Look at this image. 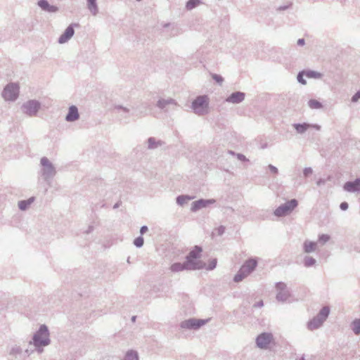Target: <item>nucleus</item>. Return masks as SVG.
<instances>
[{
  "label": "nucleus",
  "instance_id": "obj_23",
  "mask_svg": "<svg viewBox=\"0 0 360 360\" xmlns=\"http://www.w3.org/2000/svg\"><path fill=\"white\" fill-rule=\"evenodd\" d=\"M316 259L311 257L306 256L304 258V265L306 267H311L314 266L316 264Z\"/></svg>",
  "mask_w": 360,
  "mask_h": 360
},
{
  "label": "nucleus",
  "instance_id": "obj_39",
  "mask_svg": "<svg viewBox=\"0 0 360 360\" xmlns=\"http://www.w3.org/2000/svg\"><path fill=\"white\" fill-rule=\"evenodd\" d=\"M148 231V226H141L140 229V233L142 236L143 234H145Z\"/></svg>",
  "mask_w": 360,
  "mask_h": 360
},
{
  "label": "nucleus",
  "instance_id": "obj_10",
  "mask_svg": "<svg viewBox=\"0 0 360 360\" xmlns=\"http://www.w3.org/2000/svg\"><path fill=\"white\" fill-rule=\"evenodd\" d=\"M273 340L274 337L272 333H262L257 337L256 345L259 349H266Z\"/></svg>",
  "mask_w": 360,
  "mask_h": 360
},
{
  "label": "nucleus",
  "instance_id": "obj_42",
  "mask_svg": "<svg viewBox=\"0 0 360 360\" xmlns=\"http://www.w3.org/2000/svg\"><path fill=\"white\" fill-rule=\"evenodd\" d=\"M92 231V226H87L86 229L84 231V234H89Z\"/></svg>",
  "mask_w": 360,
  "mask_h": 360
},
{
  "label": "nucleus",
  "instance_id": "obj_40",
  "mask_svg": "<svg viewBox=\"0 0 360 360\" xmlns=\"http://www.w3.org/2000/svg\"><path fill=\"white\" fill-rule=\"evenodd\" d=\"M263 306H264V302L262 300H260V301L257 302V303L254 304L253 307L257 308V307H262Z\"/></svg>",
  "mask_w": 360,
  "mask_h": 360
},
{
  "label": "nucleus",
  "instance_id": "obj_44",
  "mask_svg": "<svg viewBox=\"0 0 360 360\" xmlns=\"http://www.w3.org/2000/svg\"><path fill=\"white\" fill-rule=\"evenodd\" d=\"M297 44L300 46H302L304 44V40L303 39H300L298 41H297Z\"/></svg>",
  "mask_w": 360,
  "mask_h": 360
},
{
  "label": "nucleus",
  "instance_id": "obj_31",
  "mask_svg": "<svg viewBox=\"0 0 360 360\" xmlns=\"http://www.w3.org/2000/svg\"><path fill=\"white\" fill-rule=\"evenodd\" d=\"M21 352H22V349H21L20 347L15 345L11 348L9 354L14 356V355L20 354Z\"/></svg>",
  "mask_w": 360,
  "mask_h": 360
},
{
  "label": "nucleus",
  "instance_id": "obj_21",
  "mask_svg": "<svg viewBox=\"0 0 360 360\" xmlns=\"http://www.w3.org/2000/svg\"><path fill=\"white\" fill-rule=\"evenodd\" d=\"M122 360H139L137 352L134 350H129Z\"/></svg>",
  "mask_w": 360,
  "mask_h": 360
},
{
  "label": "nucleus",
  "instance_id": "obj_9",
  "mask_svg": "<svg viewBox=\"0 0 360 360\" xmlns=\"http://www.w3.org/2000/svg\"><path fill=\"white\" fill-rule=\"evenodd\" d=\"M276 289L277 290L276 298L278 302H285L290 297V291L285 283L283 282L277 283L276 284Z\"/></svg>",
  "mask_w": 360,
  "mask_h": 360
},
{
  "label": "nucleus",
  "instance_id": "obj_14",
  "mask_svg": "<svg viewBox=\"0 0 360 360\" xmlns=\"http://www.w3.org/2000/svg\"><path fill=\"white\" fill-rule=\"evenodd\" d=\"M344 188L348 192H356L360 191V179L354 181H348L344 185Z\"/></svg>",
  "mask_w": 360,
  "mask_h": 360
},
{
  "label": "nucleus",
  "instance_id": "obj_27",
  "mask_svg": "<svg viewBox=\"0 0 360 360\" xmlns=\"http://www.w3.org/2000/svg\"><path fill=\"white\" fill-rule=\"evenodd\" d=\"M309 127V125L307 124H295V128L296 129L297 131L299 133H303Z\"/></svg>",
  "mask_w": 360,
  "mask_h": 360
},
{
  "label": "nucleus",
  "instance_id": "obj_26",
  "mask_svg": "<svg viewBox=\"0 0 360 360\" xmlns=\"http://www.w3.org/2000/svg\"><path fill=\"white\" fill-rule=\"evenodd\" d=\"M95 1L96 0H88L89 9L94 15H95L97 12V7Z\"/></svg>",
  "mask_w": 360,
  "mask_h": 360
},
{
  "label": "nucleus",
  "instance_id": "obj_34",
  "mask_svg": "<svg viewBox=\"0 0 360 360\" xmlns=\"http://www.w3.org/2000/svg\"><path fill=\"white\" fill-rule=\"evenodd\" d=\"M305 75L307 77H320V74L319 73H316V72H312V71L307 72L305 73Z\"/></svg>",
  "mask_w": 360,
  "mask_h": 360
},
{
  "label": "nucleus",
  "instance_id": "obj_43",
  "mask_svg": "<svg viewBox=\"0 0 360 360\" xmlns=\"http://www.w3.org/2000/svg\"><path fill=\"white\" fill-rule=\"evenodd\" d=\"M34 351H36V350H35V349H27L25 351V354H26L27 356H30V355H31V354H32Z\"/></svg>",
  "mask_w": 360,
  "mask_h": 360
},
{
  "label": "nucleus",
  "instance_id": "obj_17",
  "mask_svg": "<svg viewBox=\"0 0 360 360\" xmlns=\"http://www.w3.org/2000/svg\"><path fill=\"white\" fill-rule=\"evenodd\" d=\"M38 5L44 11L48 12H56L58 8L55 6L50 5L46 0H40L38 2Z\"/></svg>",
  "mask_w": 360,
  "mask_h": 360
},
{
  "label": "nucleus",
  "instance_id": "obj_29",
  "mask_svg": "<svg viewBox=\"0 0 360 360\" xmlns=\"http://www.w3.org/2000/svg\"><path fill=\"white\" fill-rule=\"evenodd\" d=\"M143 243H144L143 238L141 236L136 238L133 242L134 245L136 248H141L143 245Z\"/></svg>",
  "mask_w": 360,
  "mask_h": 360
},
{
  "label": "nucleus",
  "instance_id": "obj_7",
  "mask_svg": "<svg viewBox=\"0 0 360 360\" xmlns=\"http://www.w3.org/2000/svg\"><path fill=\"white\" fill-rule=\"evenodd\" d=\"M19 94V85L11 83L4 88L2 96L6 101H15Z\"/></svg>",
  "mask_w": 360,
  "mask_h": 360
},
{
  "label": "nucleus",
  "instance_id": "obj_30",
  "mask_svg": "<svg viewBox=\"0 0 360 360\" xmlns=\"http://www.w3.org/2000/svg\"><path fill=\"white\" fill-rule=\"evenodd\" d=\"M330 239V236L328 234H321L319 237V243L321 245L326 243Z\"/></svg>",
  "mask_w": 360,
  "mask_h": 360
},
{
  "label": "nucleus",
  "instance_id": "obj_36",
  "mask_svg": "<svg viewBox=\"0 0 360 360\" xmlns=\"http://www.w3.org/2000/svg\"><path fill=\"white\" fill-rule=\"evenodd\" d=\"M212 78L218 83H221L223 82V78L218 75H212Z\"/></svg>",
  "mask_w": 360,
  "mask_h": 360
},
{
  "label": "nucleus",
  "instance_id": "obj_37",
  "mask_svg": "<svg viewBox=\"0 0 360 360\" xmlns=\"http://www.w3.org/2000/svg\"><path fill=\"white\" fill-rule=\"evenodd\" d=\"M360 98V91L356 92L352 98V102H356Z\"/></svg>",
  "mask_w": 360,
  "mask_h": 360
},
{
  "label": "nucleus",
  "instance_id": "obj_20",
  "mask_svg": "<svg viewBox=\"0 0 360 360\" xmlns=\"http://www.w3.org/2000/svg\"><path fill=\"white\" fill-rule=\"evenodd\" d=\"M34 198L32 197L26 200H21L18 202V207L21 210L27 209L33 203Z\"/></svg>",
  "mask_w": 360,
  "mask_h": 360
},
{
  "label": "nucleus",
  "instance_id": "obj_35",
  "mask_svg": "<svg viewBox=\"0 0 360 360\" xmlns=\"http://www.w3.org/2000/svg\"><path fill=\"white\" fill-rule=\"evenodd\" d=\"M41 163L44 167H51V166L49 160L46 158H43L41 160Z\"/></svg>",
  "mask_w": 360,
  "mask_h": 360
},
{
  "label": "nucleus",
  "instance_id": "obj_48",
  "mask_svg": "<svg viewBox=\"0 0 360 360\" xmlns=\"http://www.w3.org/2000/svg\"><path fill=\"white\" fill-rule=\"evenodd\" d=\"M299 360H305V359H304V356H302V357H301Z\"/></svg>",
  "mask_w": 360,
  "mask_h": 360
},
{
  "label": "nucleus",
  "instance_id": "obj_15",
  "mask_svg": "<svg viewBox=\"0 0 360 360\" xmlns=\"http://www.w3.org/2000/svg\"><path fill=\"white\" fill-rule=\"evenodd\" d=\"M74 34V30L72 26H69L65 31V32L60 37L59 43L63 44L69 40Z\"/></svg>",
  "mask_w": 360,
  "mask_h": 360
},
{
  "label": "nucleus",
  "instance_id": "obj_45",
  "mask_svg": "<svg viewBox=\"0 0 360 360\" xmlns=\"http://www.w3.org/2000/svg\"><path fill=\"white\" fill-rule=\"evenodd\" d=\"M311 169H306L304 170V174L306 176H307L309 174H311Z\"/></svg>",
  "mask_w": 360,
  "mask_h": 360
},
{
  "label": "nucleus",
  "instance_id": "obj_22",
  "mask_svg": "<svg viewBox=\"0 0 360 360\" xmlns=\"http://www.w3.org/2000/svg\"><path fill=\"white\" fill-rule=\"evenodd\" d=\"M352 329L355 335L360 334V319H355L352 321Z\"/></svg>",
  "mask_w": 360,
  "mask_h": 360
},
{
  "label": "nucleus",
  "instance_id": "obj_13",
  "mask_svg": "<svg viewBox=\"0 0 360 360\" xmlns=\"http://www.w3.org/2000/svg\"><path fill=\"white\" fill-rule=\"evenodd\" d=\"M186 262L184 263L175 262L170 266V271L173 273H177L184 270H191Z\"/></svg>",
  "mask_w": 360,
  "mask_h": 360
},
{
  "label": "nucleus",
  "instance_id": "obj_47",
  "mask_svg": "<svg viewBox=\"0 0 360 360\" xmlns=\"http://www.w3.org/2000/svg\"><path fill=\"white\" fill-rule=\"evenodd\" d=\"M136 317L135 316H132V318H131V321H132V322H135V321H136Z\"/></svg>",
  "mask_w": 360,
  "mask_h": 360
},
{
  "label": "nucleus",
  "instance_id": "obj_16",
  "mask_svg": "<svg viewBox=\"0 0 360 360\" xmlns=\"http://www.w3.org/2000/svg\"><path fill=\"white\" fill-rule=\"evenodd\" d=\"M245 95L241 92H236L232 94L226 101L233 103H237L243 101Z\"/></svg>",
  "mask_w": 360,
  "mask_h": 360
},
{
  "label": "nucleus",
  "instance_id": "obj_49",
  "mask_svg": "<svg viewBox=\"0 0 360 360\" xmlns=\"http://www.w3.org/2000/svg\"><path fill=\"white\" fill-rule=\"evenodd\" d=\"M315 127H316L317 129H320V127H319V126H316Z\"/></svg>",
  "mask_w": 360,
  "mask_h": 360
},
{
  "label": "nucleus",
  "instance_id": "obj_2",
  "mask_svg": "<svg viewBox=\"0 0 360 360\" xmlns=\"http://www.w3.org/2000/svg\"><path fill=\"white\" fill-rule=\"evenodd\" d=\"M202 248L198 245L195 246L194 249L191 250L186 256V262L190 266V269L193 270L201 269L205 266V263L200 260H197L200 257Z\"/></svg>",
  "mask_w": 360,
  "mask_h": 360
},
{
  "label": "nucleus",
  "instance_id": "obj_1",
  "mask_svg": "<svg viewBox=\"0 0 360 360\" xmlns=\"http://www.w3.org/2000/svg\"><path fill=\"white\" fill-rule=\"evenodd\" d=\"M50 344V333L48 327L44 324L39 326L29 342V345H33L38 354H41L44 352V347Z\"/></svg>",
  "mask_w": 360,
  "mask_h": 360
},
{
  "label": "nucleus",
  "instance_id": "obj_41",
  "mask_svg": "<svg viewBox=\"0 0 360 360\" xmlns=\"http://www.w3.org/2000/svg\"><path fill=\"white\" fill-rule=\"evenodd\" d=\"M340 208L342 210H346L348 208V204L346 202H343L340 204Z\"/></svg>",
  "mask_w": 360,
  "mask_h": 360
},
{
  "label": "nucleus",
  "instance_id": "obj_12",
  "mask_svg": "<svg viewBox=\"0 0 360 360\" xmlns=\"http://www.w3.org/2000/svg\"><path fill=\"white\" fill-rule=\"evenodd\" d=\"M25 112L30 115H35L39 108V104L34 101L27 102L25 105Z\"/></svg>",
  "mask_w": 360,
  "mask_h": 360
},
{
  "label": "nucleus",
  "instance_id": "obj_11",
  "mask_svg": "<svg viewBox=\"0 0 360 360\" xmlns=\"http://www.w3.org/2000/svg\"><path fill=\"white\" fill-rule=\"evenodd\" d=\"M214 202H215L214 200H202V199L195 201L192 203L191 210L193 212H195L200 209L206 207L207 205H209L210 204H213Z\"/></svg>",
  "mask_w": 360,
  "mask_h": 360
},
{
  "label": "nucleus",
  "instance_id": "obj_32",
  "mask_svg": "<svg viewBox=\"0 0 360 360\" xmlns=\"http://www.w3.org/2000/svg\"><path fill=\"white\" fill-rule=\"evenodd\" d=\"M199 4L198 0H189L186 4V8L191 10Z\"/></svg>",
  "mask_w": 360,
  "mask_h": 360
},
{
  "label": "nucleus",
  "instance_id": "obj_24",
  "mask_svg": "<svg viewBox=\"0 0 360 360\" xmlns=\"http://www.w3.org/2000/svg\"><path fill=\"white\" fill-rule=\"evenodd\" d=\"M309 106L311 109H319L322 107V105L319 101L315 99H311L309 101Z\"/></svg>",
  "mask_w": 360,
  "mask_h": 360
},
{
  "label": "nucleus",
  "instance_id": "obj_38",
  "mask_svg": "<svg viewBox=\"0 0 360 360\" xmlns=\"http://www.w3.org/2000/svg\"><path fill=\"white\" fill-rule=\"evenodd\" d=\"M297 79L298 81L302 83V84H306V82L305 80L303 79V75H302V73H300L297 76Z\"/></svg>",
  "mask_w": 360,
  "mask_h": 360
},
{
  "label": "nucleus",
  "instance_id": "obj_33",
  "mask_svg": "<svg viewBox=\"0 0 360 360\" xmlns=\"http://www.w3.org/2000/svg\"><path fill=\"white\" fill-rule=\"evenodd\" d=\"M217 259H212V260H210L208 266L206 267V269L207 270H213L214 269H215L216 266H217Z\"/></svg>",
  "mask_w": 360,
  "mask_h": 360
},
{
  "label": "nucleus",
  "instance_id": "obj_4",
  "mask_svg": "<svg viewBox=\"0 0 360 360\" xmlns=\"http://www.w3.org/2000/svg\"><path fill=\"white\" fill-rule=\"evenodd\" d=\"M329 314L330 308L327 306L323 307L315 317L308 321L307 328L311 331L319 328L327 319Z\"/></svg>",
  "mask_w": 360,
  "mask_h": 360
},
{
  "label": "nucleus",
  "instance_id": "obj_18",
  "mask_svg": "<svg viewBox=\"0 0 360 360\" xmlns=\"http://www.w3.org/2000/svg\"><path fill=\"white\" fill-rule=\"evenodd\" d=\"M79 117L77 108L75 106H71L69 109L68 114L66 116L68 121H75Z\"/></svg>",
  "mask_w": 360,
  "mask_h": 360
},
{
  "label": "nucleus",
  "instance_id": "obj_3",
  "mask_svg": "<svg viewBox=\"0 0 360 360\" xmlns=\"http://www.w3.org/2000/svg\"><path fill=\"white\" fill-rule=\"evenodd\" d=\"M257 266V261L255 259H249L242 265L238 273L235 275L233 281L236 283L242 281L250 275Z\"/></svg>",
  "mask_w": 360,
  "mask_h": 360
},
{
  "label": "nucleus",
  "instance_id": "obj_28",
  "mask_svg": "<svg viewBox=\"0 0 360 360\" xmlns=\"http://www.w3.org/2000/svg\"><path fill=\"white\" fill-rule=\"evenodd\" d=\"M191 199H192V198H191V197L186 196V195H181L177 198L176 201L179 205H182L186 203L188 200H190Z\"/></svg>",
  "mask_w": 360,
  "mask_h": 360
},
{
  "label": "nucleus",
  "instance_id": "obj_25",
  "mask_svg": "<svg viewBox=\"0 0 360 360\" xmlns=\"http://www.w3.org/2000/svg\"><path fill=\"white\" fill-rule=\"evenodd\" d=\"M224 232V226H218L212 231V237L221 236Z\"/></svg>",
  "mask_w": 360,
  "mask_h": 360
},
{
  "label": "nucleus",
  "instance_id": "obj_5",
  "mask_svg": "<svg viewBox=\"0 0 360 360\" xmlns=\"http://www.w3.org/2000/svg\"><path fill=\"white\" fill-rule=\"evenodd\" d=\"M209 320L210 319H200L191 318L181 321L180 323V327L187 330H198L202 326L205 325L209 321Z\"/></svg>",
  "mask_w": 360,
  "mask_h": 360
},
{
  "label": "nucleus",
  "instance_id": "obj_8",
  "mask_svg": "<svg viewBox=\"0 0 360 360\" xmlns=\"http://www.w3.org/2000/svg\"><path fill=\"white\" fill-rule=\"evenodd\" d=\"M297 205V201L295 199L287 202L285 204L279 206L274 214L277 217H283L290 214Z\"/></svg>",
  "mask_w": 360,
  "mask_h": 360
},
{
  "label": "nucleus",
  "instance_id": "obj_19",
  "mask_svg": "<svg viewBox=\"0 0 360 360\" xmlns=\"http://www.w3.org/2000/svg\"><path fill=\"white\" fill-rule=\"evenodd\" d=\"M316 246H317L316 243L306 240L303 245L304 251L306 253L313 252L316 250Z\"/></svg>",
  "mask_w": 360,
  "mask_h": 360
},
{
  "label": "nucleus",
  "instance_id": "obj_46",
  "mask_svg": "<svg viewBox=\"0 0 360 360\" xmlns=\"http://www.w3.org/2000/svg\"><path fill=\"white\" fill-rule=\"evenodd\" d=\"M270 169H271V170L273 172H274V173H277V169H276L275 167H274V166H270Z\"/></svg>",
  "mask_w": 360,
  "mask_h": 360
},
{
  "label": "nucleus",
  "instance_id": "obj_6",
  "mask_svg": "<svg viewBox=\"0 0 360 360\" xmlns=\"http://www.w3.org/2000/svg\"><path fill=\"white\" fill-rule=\"evenodd\" d=\"M192 108L194 112L198 115H202L207 111L208 98L206 96H200L192 103Z\"/></svg>",
  "mask_w": 360,
  "mask_h": 360
}]
</instances>
